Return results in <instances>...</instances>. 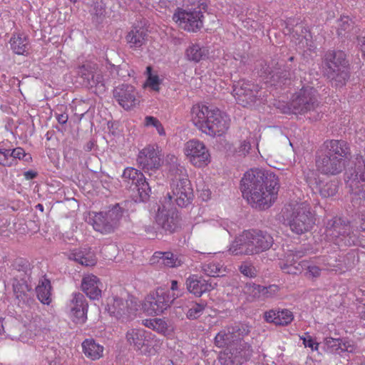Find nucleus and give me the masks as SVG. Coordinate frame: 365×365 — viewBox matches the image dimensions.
Instances as JSON below:
<instances>
[{"label": "nucleus", "mask_w": 365, "mask_h": 365, "mask_svg": "<svg viewBox=\"0 0 365 365\" xmlns=\"http://www.w3.org/2000/svg\"><path fill=\"white\" fill-rule=\"evenodd\" d=\"M277 176L264 173L258 169L246 172L241 180L243 196L252 207L264 210L269 207L277 198L279 190Z\"/></svg>", "instance_id": "1"}, {"label": "nucleus", "mask_w": 365, "mask_h": 365, "mask_svg": "<svg viewBox=\"0 0 365 365\" xmlns=\"http://www.w3.org/2000/svg\"><path fill=\"white\" fill-rule=\"evenodd\" d=\"M250 331V327L245 324H235L222 329L215 337V344L220 348L237 347L233 351L224 352L220 356L221 364L225 365H240L250 359L252 354L251 346L242 339Z\"/></svg>", "instance_id": "2"}, {"label": "nucleus", "mask_w": 365, "mask_h": 365, "mask_svg": "<svg viewBox=\"0 0 365 365\" xmlns=\"http://www.w3.org/2000/svg\"><path fill=\"white\" fill-rule=\"evenodd\" d=\"M190 116L193 124L210 136L221 135L229 128V117L216 108L196 104L191 109Z\"/></svg>", "instance_id": "3"}, {"label": "nucleus", "mask_w": 365, "mask_h": 365, "mask_svg": "<svg viewBox=\"0 0 365 365\" xmlns=\"http://www.w3.org/2000/svg\"><path fill=\"white\" fill-rule=\"evenodd\" d=\"M273 242L272 237L267 232L245 231L230 244L229 252L235 255L259 254L269 250Z\"/></svg>", "instance_id": "4"}, {"label": "nucleus", "mask_w": 365, "mask_h": 365, "mask_svg": "<svg viewBox=\"0 0 365 365\" xmlns=\"http://www.w3.org/2000/svg\"><path fill=\"white\" fill-rule=\"evenodd\" d=\"M325 245L323 250L328 249L333 243L338 248L351 245H362L351 229L350 222L343 217H334L326 225Z\"/></svg>", "instance_id": "5"}, {"label": "nucleus", "mask_w": 365, "mask_h": 365, "mask_svg": "<svg viewBox=\"0 0 365 365\" xmlns=\"http://www.w3.org/2000/svg\"><path fill=\"white\" fill-rule=\"evenodd\" d=\"M323 73L336 87L346 84L350 76L349 63L342 51H329L323 61Z\"/></svg>", "instance_id": "6"}, {"label": "nucleus", "mask_w": 365, "mask_h": 365, "mask_svg": "<svg viewBox=\"0 0 365 365\" xmlns=\"http://www.w3.org/2000/svg\"><path fill=\"white\" fill-rule=\"evenodd\" d=\"M284 219L290 230L297 235L310 231L315 223L314 215L307 204L294 205L290 210L287 207Z\"/></svg>", "instance_id": "7"}, {"label": "nucleus", "mask_w": 365, "mask_h": 365, "mask_svg": "<svg viewBox=\"0 0 365 365\" xmlns=\"http://www.w3.org/2000/svg\"><path fill=\"white\" fill-rule=\"evenodd\" d=\"M303 256L302 252H289L287 254L285 259L280 263V268L287 274H296L301 272L303 269H307L306 274L309 278L317 277L319 274V268L318 267V259L314 260H302L297 263V261Z\"/></svg>", "instance_id": "8"}, {"label": "nucleus", "mask_w": 365, "mask_h": 365, "mask_svg": "<svg viewBox=\"0 0 365 365\" xmlns=\"http://www.w3.org/2000/svg\"><path fill=\"white\" fill-rule=\"evenodd\" d=\"M346 188L352 202L365 204V165L351 168L344 174Z\"/></svg>", "instance_id": "9"}, {"label": "nucleus", "mask_w": 365, "mask_h": 365, "mask_svg": "<svg viewBox=\"0 0 365 365\" xmlns=\"http://www.w3.org/2000/svg\"><path fill=\"white\" fill-rule=\"evenodd\" d=\"M180 297L179 294L170 293V290L162 288L148 294L140 308L148 315H158L166 310L175 299Z\"/></svg>", "instance_id": "10"}, {"label": "nucleus", "mask_w": 365, "mask_h": 365, "mask_svg": "<svg viewBox=\"0 0 365 365\" xmlns=\"http://www.w3.org/2000/svg\"><path fill=\"white\" fill-rule=\"evenodd\" d=\"M124 209L116 204L107 212H96L92 217L93 229L102 234L113 232L119 226Z\"/></svg>", "instance_id": "11"}, {"label": "nucleus", "mask_w": 365, "mask_h": 365, "mask_svg": "<svg viewBox=\"0 0 365 365\" xmlns=\"http://www.w3.org/2000/svg\"><path fill=\"white\" fill-rule=\"evenodd\" d=\"M127 342L137 351L147 356L155 355L159 348V342L154 340L152 334L141 328H133L126 332Z\"/></svg>", "instance_id": "12"}, {"label": "nucleus", "mask_w": 365, "mask_h": 365, "mask_svg": "<svg viewBox=\"0 0 365 365\" xmlns=\"http://www.w3.org/2000/svg\"><path fill=\"white\" fill-rule=\"evenodd\" d=\"M183 154L192 166L202 168L211 162V155L205 144L197 139H191L184 144Z\"/></svg>", "instance_id": "13"}, {"label": "nucleus", "mask_w": 365, "mask_h": 365, "mask_svg": "<svg viewBox=\"0 0 365 365\" xmlns=\"http://www.w3.org/2000/svg\"><path fill=\"white\" fill-rule=\"evenodd\" d=\"M203 14L199 7L178 9L173 19L178 26L188 32H197L203 26Z\"/></svg>", "instance_id": "14"}, {"label": "nucleus", "mask_w": 365, "mask_h": 365, "mask_svg": "<svg viewBox=\"0 0 365 365\" xmlns=\"http://www.w3.org/2000/svg\"><path fill=\"white\" fill-rule=\"evenodd\" d=\"M139 309L140 304L133 297L127 299L117 297H113L109 299L107 304L108 313L122 322L130 320L131 316Z\"/></svg>", "instance_id": "15"}, {"label": "nucleus", "mask_w": 365, "mask_h": 365, "mask_svg": "<svg viewBox=\"0 0 365 365\" xmlns=\"http://www.w3.org/2000/svg\"><path fill=\"white\" fill-rule=\"evenodd\" d=\"M161 153L162 150L158 145H148L139 152L137 162L145 173L151 175L162 165Z\"/></svg>", "instance_id": "16"}, {"label": "nucleus", "mask_w": 365, "mask_h": 365, "mask_svg": "<svg viewBox=\"0 0 365 365\" xmlns=\"http://www.w3.org/2000/svg\"><path fill=\"white\" fill-rule=\"evenodd\" d=\"M122 177L130 188L138 192L143 201L148 199L150 187L141 172L133 168H127L124 170Z\"/></svg>", "instance_id": "17"}, {"label": "nucleus", "mask_w": 365, "mask_h": 365, "mask_svg": "<svg viewBox=\"0 0 365 365\" xmlns=\"http://www.w3.org/2000/svg\"><path fill=\"white\" fill-rule=\"evenodd\" d=\"M258 86L248 81L240 80L233 86V96L243 107L250 106L257 100Z\"/></svg>", "instance_id": "18"}, {"label": "nucleus", "mask_w": 365, "mask_h": 365, "mask_svg": "<svg viewBox=\"0 0 365 365\" xmlns=\"http://www.w3.org/2000/svg\"><path fill=\"white\" fill-rule=\"evenodd\" d=\"M113 96L119 105L125 110L135 107L140 102L137 91L128 84L117 86L113 91Z\"/></svg>", "instance_id": "19"}, {"label": "nucleus", "mask_w": 365, "mask_h": 365, "mask_svg": "<svg viewBox=\"0 0 365 365\" xmlns=\"http://www.w3.org/2000/svg\"><path fill=\"white\" fill-rule=\"evenodd\" d=\"M172 195L168 194L169 200L173 199L180 207H186L191 202L193 197L192 189L188 179L182 182L171 183Z\"/></svg>", "instance_id": "20"}, {"label": "nucleus", "mask_w": 365, "mask_h": 365, "mask_svg": "<svg viewBox=\"0 0 365 365\" xmlns=\"http://www.w3.org/2000/svg\"><path fill=\"white\" fill-rule=\"evenodd\" d=\"M88 303L81 293H74L68 304L69 316L77 324H84L87 319Z\"/></svg>", "instance_id": "21"}, {"label": "nucleus", "mask_w": 365, "mask_h": 365, "mask_svg": "<svg viewBox=\"0 0 365 365\" xmlns=\"http://www.w3.org/2000/svg\"><path fill=\"white\" fill-rule=\"evenodd\" d=\"M323 150L331 157L344 158L345 161L351 157L349 143L344 140H327L323 143Z\"/></svg>", "instance_id": "22"}, {"label": "nucleus", "mask_w": 365, "mask_h": 365, "mask_svg": "<svg viewBox=\"0 0 365 365\" xmlns=\"http://www.w3.org/2000/svg\"><path fill=\"white\" fill-rule=\"evenodd\" d=\"M185 284L188 292L197 297H200L203 293L215 289L217 285V282H214L212 279L206 281L195 274L187 278Z\"/></svg>", "instance_id": "23"}, {"label": "nucleus", "mask_w": 365, "mask_h": 365, "mask_svg": "<svg viewBox=\"0 0 365 365\" xmlns=\"http://www.w3.org/2000/svg\"><path fill=\"white\" fill-rule=\"evenodd\" d=\"M324 348L326 351L342 355L345 352L353 353L356 351V346L352 341L339 338H326L324 339Z\"/></svg>", "instance_id": "24"}, {"label": "nucleus", "mask_w": 365, "mask_h": 365, "mask_svg": "<svg viewBox=\"0 0 365 365\" xmlns=\"http://www.w3.org/2000/svg\"><path fill=\"white\" fill-rule=\"evenodd\" d=\"M26 158V160L31 159L24 150L20 147L14 149L0 148V165L4 167H11L17 165L18 160Z\"/></svg>", "instance_id": "25"}, {"label": "nucleus", "mask_w": 365, "mask_h": 365, "mask_svg": "<svg viewBox=\"0 0 365 365\" xmlns=\"http://www.w3.org/2000/svg\"><path fill=\"white\" fill-rule=\"evenodd\" d=\"M101 287L102 284L99 279L92 274H86L82 279V291L91 299H98L101 297Z\"/></svg>", "instance_id": "26"}, {"label": "nucleus", "mask_w": 365, "mask_h": 365, "mask_svg": "<svg viewBox=\"0 0 365 365\" xmlns=\"http://www.w3.org/2000/svg\"><path fill=\"white\" fill-rule=\"evenodd\" d=\"M29 278H13L12 286L14 293L20 302H28L31 297V287L28 284L27 279Z\"/></svg>", "instance_id": "27"}, {"label": "nucleus", "mask_w": 365, "mask_h": 365, "mask_svg": "<svg viewBox=\"0 0 365 365\" xmlns=\"http://www.w3.org/2000/svg\"><path fill=\"white\" fill-rule=\"evenodd\" d=\"M344 166V158H337L327 155L321 163V173L326 175H337L343 170Z\"/></svg>", "instance_id": "28"}, {"label": "nucleus", "mask_w": 365, "mask_h": 365, "mask_svg": "<svg viewBox=\"0 0 365 365\" xmlns=\"http://www.w3.org/2000/svg\"><path fill=\"white\" fill-rule=\"evenodd\" d=\"M311 91H304L291 103V109L294 114H302L310 110L313 107V101L310 97Z\"/></svg>", "instance_id": "29"}, {"label": "nucleus", "mask_w": 365, "mask_h": 365, "mask_svg": "<svg viewBox=\"0 0 365 365\" xmlns=\"http://www.w3.org/2000/svg\"><path fill=\"white\" fill-rule=\"evenodd\" d=\"M170 212L165 206L160 207L155 220L157 224L165 231L173 232L178 227V220L177 217H174L173 213L170 215Z\"/></svg>", "instance_id": "30"}, {"label": "nucleus", "mask_w": 365, "mask_h": 365, "mask_svg": "<svg viewBox=\"0 0 365 365\" xmlns=\"http://www.w3.org/2000/svg\"><path fill=\"white\" fill-rule=\"evenodd\" d=\"M264 319L267 322L284 326L291 323L294 316L288 309L269 310L265 312Z\"/></svg>", "instance_id": "31"}, {"label": "nucleus", "mask_w": 365, "mask_h": 365, "mask_svg": "<svg viewBox=\"0 0 365 365\" xmlns=\"http://www.w3.org/2000/svg\"><path fill=\"white\" fill-rule=\"evenodd\" d=\"M150 260L152 263H160L168 267H178L183 263L181 257L170 252H155Z\"/></svg>", "instance_id": "32"}, {"label": "nucleus", "mask_w": 365, "mask_h": 365, "mask_svg": "<svg viewBox=\"0 0 365 365\" xmlns=\"http://www.w3.org/2000/svg\"><path fill=\"white\" fill-rule=\"evenodd\" d=\"M359 29L349 16H343L337 21V34L339 36L351 38L357 34Z\"/></svg>", "instance_id": "33"}, {"label": "nucleus", "mask_w": 365, "mask_h": 365, "mask_svg": "<svg viewBox=\"0 0 365 365\" xmlns=\"http://www.w3.org/2000/svg\"><path fill=\"white\" fill-rule=\"evenodd\" d=\"M148 40V34L143 28H133L126 36V41L132 48L142 47Z\"/></svg>", "instance_id": "34"}, {"label": "nucleus", "mask_w": 365, "mask_h": 365, "mask_svg": "<svg viewBox=\"0 0 365 365\" xmlns=\"http://www.w3.org/2000/svg\"><path fill=\"white\" fill-rule=\"evenodd\" d=\"M185 56L187 61L197 63L209 57V50L207 47L192 43L186 48Z\"/></svg>", "instance_id": "35"}, {"label": "nucleus", "mask_w": 365, "mask_h": 365, "mask_svg": "<svg viewBox=\"0 0 365 365\" xmlns=\"http://www.w3.org/2000/svg\"><path fill=\"white\" fill-rule=\"evenodd\" d=\"M82 349L86 357L97 360L103 356L104 348L92 339H87L82 343Z\"/></svg>", "instance_id": "36"}, {"label": "nucleus", "mask_w": 365, "mask_h": 365, "mask_svg": "<svg viewBox=\"0 0 365 365\" xmlns=\"http://www.w3.org/2000/svg\"><path fill=\"white\" fill-rule=\"evenodd\" d=\"M96 69V65L91 63H87L79 66L78 74L83 78V84L87 86L93 87L95 84L94 73Z\"/></svg>", "instance_id": "37"}, {"label": "nucleus", "mask_w": 365, "mask_h": 365, "mask_svg": "<svg viewBox=\"0 0 365 365\" xmlns=\"http://www.w3.org/2000/svg\"><path fill=\"white\" fill-rule=\"evenodd\" d=\"M51 283L46 279H41L36 287V294L38 299L44 304H49L51 302Z\"/></svg>", "instance_id": "38"}, {"label": "nucleus", "mask_w": 365, "mask_h": 365, "mask_svg": "<svg viewBox=\"0 0 365 365\" xmlns=\"http://www.w3.org/2000/svg\"><path fill=\"white\" fill-rule=\"evenodd\" d=\"M11 48L16 54L21 55L26 52L28 48V39L23 34H16L10 40Z\"/></svg>", "instance_id": "39"}, {"label": "nucleus", "mask_w": 365, "mask_h": 365, "mask_svg": "<svg viewBox=\"0 0 365 365\" xmlns=\"http://www.w3.org/2000/svg\"><path fill=\"white\" fill-rule=\"evenodd\" d=\"M13 276L16 278L29 277L30 264L29 262L24 259H16L13 264Z\"/></svg>", "instance_id": "40"}, {"label": "nucleus", "mask_w": 365, "mask_h": 365, "mask_svg": "<svg viewBox=\"0 0 365 365\" xmlns=\"http://www.w3.org/2000/svg\"><path fill=\"white\" fill-rule=\"evenodd\" d=\"M204 272L213 277L224 276L227 272V269L217 262H211L205 264L202 267Z\"/></svg>", "instance_id": "41"}, {"label": "nucleus", "mask_w": 365, "mask_h": 365, "mask_svg": "<svg viewBox=\"0 0 365 365\" xmlns=\"http://www.w3.org/2000/svg\"><path fill=\"white\" fill-rule=\"evenodd\" d=\"M69 258L85 266H93L96 262V259L93 255L88 254L85 255L81 251L78 250H73Z\"/></svg>", "instance_id": "42"}, {"label": "nucleus", "mask_w": 365, "mask_h": 365, "mask_svg": "<svg viewBox=\"0 0 365 365\" xmlns=\"http://www.w3.org/2000/svg\"><path fill=\"white\" fill-rule=\"evenodd\" d=\"M147 80L144 84V87L149 88L152 91L158 92L160 91L161 79L156 73H152V68L150 66L146 68Z\"/></svg>", "instance_id": "43"}, {"label": "nucleus", "mask_w": 365, "mask_h": 365, "mask_svg": "<svg viewBox=\"0 0 365 365\" xmlns=\"http://www.w3.org/2000/svg\"><path fill=\"white\" fill-rule=\"evenodd\" d=\"M170 175L173 177L172 182H182L184 181V179L187 178V170L185 166L176 164L173 165L170 168Z\"/></svg>", "instance_id": "44"}, {"label": "nucleus", "mask_w": 365, "mask_h": 365, "mask_svg": "<svg viewBox=\"0 0 365 365\" xmlns=\"http://www.w3.org/2000/svg\"><path fill=\"white\" fill-rule=\"evenodd\" d=\"M266 288L255 284H247L245 286L243 292L247 295V299L252 301L260 297L262 292H264Z\"/></svg>", "instance_id": "45"}, {"label": "nucleus", "mask_w": 365, "mask_h": 365, "mask_svg": "<svg viewBox=\"0 0 365 365\" xmlns=\"http://www.w3.org/2000/svg\"><path fill=\"white\" fill-rule=\"evenodd\" d=\"M205 305L201 303H192L186 312V317L189 319H196L204 312Z\"/></svg>", "instance_id": "46"}, {"label": "nucleus", "mask_w": 365, "mask_h": 365, "mask_svg": "<svg viewBox=\"0 0 365 365\" xmlns=\"http://www.w3.org/2000/svg\"><path fill=\"white\" fill-rule=\"evenodd\" d=\"M144 324L160 333L165 332L168 328L167 323L162 319L146 320Z\"/></svg>", "instance_id": "47"}, {"label": "nucleus", "mask_w": 365, "mask_h": 365, "mask_svg": "<svg viewBox=\"0 0 365 365\" xmlns=\"http://www.w3.org/2000/svg\"><path fill=\"white\" fill-rule=\"evenodd\" d=\"M145 125L148 127L153 126L155 128L160 135H164L165 134L162 124L156 118L153 116H146L145 118Z\"/></svg>", "instance_id": "48"}, {"label": "nucleus", "mask_w": 365, "mask_h": 365, "mask_svg": "<svg viewBox=\"0 0 365 365\" xmlns=\"http://www.w3.org/2000/svg\"><path fill=\"white\" fill-rule=\"evenodd\" d=\"M240 272L245 277H255L256 276L255 268L248 262H243L240 267Z\"/></svg>", "instance_id": "49"}, {"label": "nucleus", "mask_w": 365, "mask_h": 365, "mask_svg": "<svg viewBox=\"0 0 365 365\" xmlns=\"http://www.w3.org/2000/svg\"><path fill=\"white\" fill-rule=\"evenodd\" d=\"M337 192V186L335 182L327 183L322 189H321V196L324 197H331Z\"/></svg>", "instance_id": "50"}, {"label": "nucleus", "mask_w": 365, "mask_h": 365, "mask_svg": "<svg viewBox=\"0 0 365 365\" xmlns=\"http://www.w3.org/2000/svg\"><path fill=\"white\" fill-rule=\"evenodd\" d=\"M208 226L214 227H222L224 230H226L229 233L230 231L229 230L228 222L223 219L220 220H210L207 222Z\"/></svg>", "instance_id": "51"}, {"label": "nucleus", "mask_w": 365, "mask_h": 365, "mask_svg": "<svg viewBox=\"0 0 365 365\" xmlns=\"http://www.w3.org/2000/svg\"><path fill=\"white\" fill-rule=\"evenodd\" d=\"M323 262L327 261V264H324V269L331 270V271H338L337 265L334 264L336 262V256L330 257L329 259H328L325 255L323 256L322 259Z\"/></svg>", "instance_id": "52"}, {"label": "nucleus", "mask_w": 365, "mask_h": 365, "mask_svg": "<svg viewBox=\"0 0 365 365\" xmlns=\"http://www.w3.org/2000/svg\"><path fill=\"white\" fill-rule=\"evenodd\" d=\"M250 148V142L247 140H244L240 143V145L238 147L237 152L239 153L240 155H245L249 153Z\"/></svg>", "instance_id": "53"}, {"label": "nucleus", "mask_w": 365, "mask_h": 365, "mask_svg": "<svg viewBox=\"0 0 365 365\" xmlns=\"http://www.w3.org/2000/svg\"><path fill=\"white\" fill-rule=\"evenodd\" d=\"M8 322L5 319L0 318V340L7 337L6 334Z\"/></svg>", "instance_id": "54"}, {"label": "nucleus", "mask_w": 365, "mask_h": 365, "mask_svg": "<svg viewBox=\"0 0 365 365\" xmlns=\"http://www.w3.org/2000/svg\"><path fill=\"white\" fill-rule=\"evenodd\" d=\"M304 344L306 347H310L312 350H317L319 344L315 342L310 336L304 339Z\"/></svg>", "instance_id": "55"}, {"label": "nucleus", "mask_w": 365, "mask_h": 365, "mask_svg": "<svg viewBox=\"0 0 365 365\" xmlns=\"http://www.w3.org/2000/svg\"><path fill=\"white\" fill-rule=\"evenodd\" d=\"M170 293H175V294H179L180 297L181 296V292L178 289V283L176 280H172L171 281V285H170Z\"/></svg>", "instance_id": "56"}, {"label": "nucleus", "mask_w": 365, "mask_h": 365, "mask_svg": "<svg viewBox=\"0 0 365 365\" xmlns=\"http://www.w3.org/2000/svg\"><path fill=\"white\" fill-rule=\"evenodd\" d=\"M56 119L59 123L65 124L67 122L68 117L66 113L58 114L56 115Z\"/></svg>", "instance_id": "57"}, {"label": "nucleus", "mask_w": 365, "mask_h": 365, "mask_svg": "<svg viewBox=\"0 0 365 365\" xmlns=\"http://www.w3.org/2000/svg\"><path fill=\"white\" fill-rule=\"evenodd\" d=\"M359 220V227L362 231L365 232V211L360 214Z\"/></svg>", "instance_id": "58"}, {"label": "nucleus", "mask_w": 365, "mask_h": 365, "mask_svg": "<svg viewBox=\"0 0 365 365\" xmlns=\"http://www.w3.org/2000/svg\"><path fill=\"white\" fill-rule=\"evenodd\" d=\"M94 81L95 84L93 87L97 86L98 85L103 86V84L102 83V76L100 74H96V73H94Z\"/></svg>", "instance_id": "59"}, {"label": "nucleus", "mask_w": 365, "mask_h": 365, "mask_svg": "<svg viewBox=\"0 0 365 365\" xmlns=\"http://www.w3.org/2000/svg\"><path fill=\"white\" fill-rule=\"evenodd\" d=\"M359 315L361 319L365 320V303L362 307H359Z\"/></svg>", "instance_id": "60"}, {"label": "nucleus", "mask_w": 365, "mask_h": 365, "mask_svg": "<svg viewBox=\"0 0 365 365\" xmlns=\"http://www.w3.org/2000/svg\"><path fill=\"white\" fill-rule=\"evenodd\" d=\"M24 175L27 180H30L34 178L36 175V173L33 171H27L25 173Z\"/></svg>", "instance_id": "61"}, {"label": "nucleus", "mask_w": 365, "mask_h": 365, "mask_svg": "<svg viewBox=\"0 0 365 365\" xmlns=\"http://www.w3.org/2000/svg\"><path fill=\"white\" fill-rule=\"evenodd\" d=\"M360 51L361 52L362 57L365 59V38H363L360 44Z\"/></svg>", "instance_id": "62"}, {"label": "nucleus", "mask_w": 365, "mask_h": 365, "mask_svg": "<svg viewBox=\"0 0 365 365\" xmlns=\"http://www.w3.org/2000/svg\"><path fill=\"white\" fill-rule=\"evenodd\" d=\"M310 187L314 193H317L319 190V187H318V185H317V183H316V185L314 187H312V185L310 186Z\"/></svg>", "instance_id": "63"}, {"label": "nucleus", "mask_w": 365, "mask_h": 365, "mask_svg": "<svg viewBox=\"0 0 365 365\" xmlns=\"http://www.w3.org/2000/svg\"><path fill=\"white\" fill-rule=\"evenodd\" d=\"M36 208L38 210H39L40 211L43 212V206L41 205V204H38L36 205Z\"/></svg>", "instance_id": "64"}]
</instances>
